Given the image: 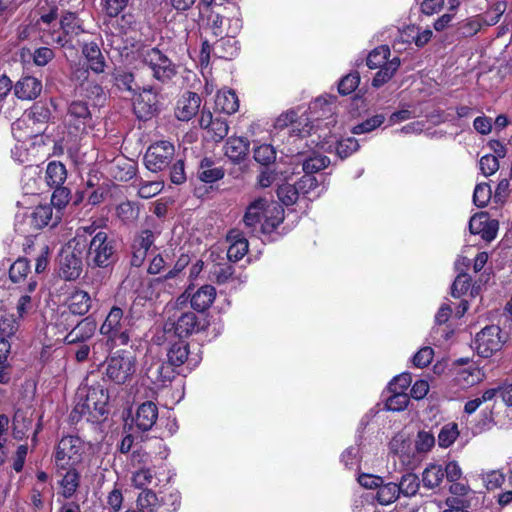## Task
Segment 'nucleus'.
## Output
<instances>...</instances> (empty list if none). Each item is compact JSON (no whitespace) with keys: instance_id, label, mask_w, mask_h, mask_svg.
<instances>
[{"instance_id":"34","label":"nucleus","mask_w":512,"mask_h":512,"mask_svg":"<svg viewBox=\"0 0 512 512\" xmlns=\"http://www.w3.org/2000/svg\"><path fill=\"white\" fill-rule=\"evenodd\" d=\"M197 173L198 178L205 183H213L224 177L223 168L216 166L215 163L209 158H204L201 160Z\"/></svg>"},{"instance_id":"43","label":"nucleus","mask_w":512,"mask_h":512,"mask_svg":"<svg viewBox=\"0 0 512 512\" xmlns=\"http://www.w3.org/2000/svg\"><path fill=\"white\" fill-rule=\"evenodd\" d=\"M300 194L313 195V197H319L325 190L324 185L320 186L318 179L314 175L305 174L298 181Z\"/></svg>"},{"instance_id":"26","label":"nucleus","mask_w":512,"mask_h":512,"mask_svg":"<svg viewBox=\"0 0 512 512\" xmlns=\"http://www.w3.org/2000/svg\"><path fill=\"white\" fill-rule=\"evenodd\" d=\"M284 220V209L277 203L269 202L266 207L261 233L268 234L276 229Z\"/></svg>"},{"instance_id":"57","label":"nucleus","mask_w":512,"mask_h":512,"mask_svg":"<svg viewBox=\"0 0 512 512\" xmlns=\"http://www.w3.org/2000/svg\"><path fill=\"white\" fill-rule=\"evenodd\" d=\"M254 159L262 165H268L276 159V151L270 144H261L254 148Z\"/></svg>"},{"instance_id":"61","label":"nucleus","mask_w":512,"mask_h":512,"mask_svg":"<svg viewBox=\"0 0 512 512\" xmlns=\"http://www.w3.org/2000/svg\"><path fill=\"white\" fill-rule=\"evenodd\" d=\"M412 382L410 373L395 376L388 384V393H406Z\"/></svg>"},{"instance_id":"51","label":"nucleus","mask_w":512,"mask_h":512,"mask_svg":"<svg viewBox=\"0 0 512 512\" xmlns=\"http://www.w3.org/2000/svg\"><path fill=\"white\" fill-rule=\"evenodd\" d=\"M116 214L123 222L131 223L138 218L139 207L137 204L130 201L122 202L117 206Z\"/></svg>"},{"instance_id":"58","label":"nucleus","mask_w":512,"mask_h":512,"mask_svg":"<svg viewBox=\"0 0 512 512\" xmlns=\"http://www.w3.org/2000/svg\"><path fill=\"white\" fill-rule=\"evenodd\" d=\"M114 79L116 86L121 90L136 92L140 89L137 84L134 83V76L130 72L117 70Z\"/></svg>"},{"instance_id":"22","label":"nucleus","mask_w":512,"mask_h":512,"mask_svg":"<svg viewBox=\"0 0 512 512\" xmlns=\"http://www.w3.org/2000/svg\"><path fill=\"white\" fill-rule=\"evenodd\" d=\"M42 91V83L35 77L25 76L14 86V94L21 100H34Z\"/></svg>"},{"instance_id":"14","label":"nucleus","mask_w":512,"mask_h":512,"mask_svg":"<svg viewBox=\"0 0 512 512\" xmlns=\"http://www.w3.org/2000/svg\"><path fill=\"white\" fill-rule=\"evenodd\" d=\"M469 230L486 242H491L497 235L498 221L491 220L486 212H479L470 218Z\"/></svg>"},{"instance_id":"6","label":"nucleus","mask_w":512,"mask_h":512,"mask_svg":"<svg viewBox=\"0 0 512 512\" xmlns=\"http://www.w3.org/2000/svg\"><path fill=\"white\" fill-rule=\"evenodd\" d=\"M85 444L78 436H65L56 446L54 462L57 472L60 469L77 467L83 460Z\"/></svg>"},{"instance_id":"7","label":"nucleus","mask_w":512,"mask_h":512,"mask_svg":"<svg viewBox=\"0 0 512 512\" xmlns=\"http://www.w3.org/2000/svg\"><path fill=\"white\" fill-rule=\"evenodd\" d=\"M54 208L50 204L39 205L28 214L24 215L21 220H17L15 227L16 231L26 236L33 231H38L46 226H55L59 220L60 215H54Z\"/></svg>"},{"instance_id":"30","label":"nucleus","mask_w":512,"mask_h":512,"mask_svg":"<svg viewBox=\"0 0 512 512\" xmlns=\"http://www.w3.org/2000/svg\"><path fill=\"white\" fill-rule=\"evenodd\" d=\"M57 473L62 475V480L60 481L62 495L65 498H71L75 494L80 483V474L77 471V468L71 467L67 469H60Z\"/></svg>"},{"instance_id":"32","label":"nucleus","mask_w":512,"mask_h":512,"mask_svg":"<svg viewBox=\"0 0 512 512\" xmlns=\"http://www.w3.org/2000/svg\"><path fill=\"white\" fill-rule=\"evenodd\" d=\"M215 107L225 114H234L239 109V100L236 93L233 90L218 91L215 99Z\"/></svg>"},{"instance_id":"55","label":"nucleus","mask_w":512,"mask_h":512,"mask_svg":"<svg viewBox=\"0 0 512 512\" xmlns=\"http://www.w3.org/2000/svg\"><path fill=\"white\" fill-rule=\"evenodd\" d=\"M330 163V160L326 156L314 155L307 158L303 162V171L305 174L314 175V173L326 168Z\"/></svg>"},{"instance_id":"27","label":"nucleus","mask_w":512,"mask_h":512,"mask_svg":"<svg viewBox=\"0 0 512 512\" xmlns=\"http://www.w3.org/2000/svg\"><path fill=\"white\" fill-rule=\"evenodd\" d=\"M216 297V290L212 285H203L191 295L190 303L194 310L203 312L207 310Z\"/></svg>"},{"instance_id":"62","label":"nucleus","mask_w":512,"mask_h":512,"mask_svg":"<svg viewBox=\"0 0 512 512\" xmlns=\"http://www.w3.org/2000/svg\"><path fill=\"white\" fill-rule=\"evenodd\" d=\"M155 472L150 467H140L133 473L132 481L135 487L143 488L152 483Z\"/></svg>"},{"instance_id":"11","label":"nucleus","mask_w":512,"mask_h":512,"mask_svg":"<svg viewBox=\"0 0 512 512\" xmlns=\"http://www.w3.org/2000/svg\"><path fill=\"white\" fill-rule=\"evenodd\" d=\"M144 64L152 71L153 77L161 82L172 79L176 74L175 65L157 48L147 51L144 56Z\"/></svg>"},{"instance_id":"64","label":"nucleus","mask_w":512,"mask_h":512,"mask_svg":"<svg viewBox=\"0 0 512 512\" xmlns=\"http://www.w3.org/2000/svg\"><path fill=\"white\" fill-rule=\"evenodd\" d=\"M164 188V184L161 181H148L140 184L138 189V195L141 198L149 199L158 195Z\"/></svg>"},{"instance_id":"35","label":"nucleus","mask_w":512,"mask_h":512,"mask_svg":"<svg viewBox=\"0 0 512 512\" xmlns=\"http://www.w3.org/2000/svg\"><path fill=\"white\" fill-rule=\"evenodd\" d=\"M67 178V170L64 164L58 161L49 162L46 167L45 180L51 188L62 186Z\"/></svg>"},{"instance_id":"29","label":"nucleus","mask_w":512,"mask_h":512,"mask_svg":"<svg viewBox=\"0 0 512 512\" xmlns=\"http://www.w3.org/2000/svg\"><path fill=\"white\" fill-rule=\"evenodd\" d=\"M33 418H13V436L16 439L28 438L32 435L35 440L38 431L41 429L40 419L34 423Z\"/></svg>"},{"instance_id":"15","label":"nucleus","mask_w":512,"mask_h":512,"mask_svg":"<svg viewBox=\"0 0 512 512\" xmlns=\"http://www.w3.org/2000/svg\"><path fill=\"white\" fill-rule=\"evenodd\" d=\"M199 125L207 131V137L215 142L223 140L229 131L227 121L219 117L214 118L210 111L201 112Z\"/></svg>"},{"instance_id":"12","label":"nucleus","mask_w":512,"mask_h":512,"mask_svg":"<svg viewBox=\"0 0 512 512\" xmlns=\"http://www.w3.org/2000/svg\"><path fill=\"white\" fill-rule=\"evenodd\" d=\"M62 32L50 33V41L61 47H65L70 42L69 36H77L84 31L82 22L75 12H65L60 21Z\"/></svg>"},{"instance_id":"48","label":"nucleus","mask_w":512,"mask_h":512,"mask_svg":"<svg viewBox=\"0 0 512 512\" xmlns=\"http://www.w3.org/2000/svg\"><path fill=\"white\" fill-rule=\"evenodd\" d=\"M408 403L407 393H390L383 404V411L401 412L407 407Z\"/></svg>"},{"instance_id":"47","label":"nucleus","mask_w":512,"mask_h":512,"mask_svg":"<svg viewBox=\"0 0 512 512\" xmlns=\"http://www.w3.org/2000/svg\"><path fill=\"white\" fill-rule=\"evenodd\" d=\"M399 487L397 483L380 484L377 490L376 499L381 505H389L399 498Z\"/></svg>"},{"instance_id":"5","label":"nucleus","mask_w":512,"mask_h":512,"mask_svg":"<svg viewBox=\"0 0 512 512\" xmlns=\"http://www.w3.org/2000/svg\"><path fill=\"white\" fill-rule=\"evenodd\" d=\"M124 420V427L135 436L151 431L154 438H166L172 436L178 429L176 418H124Z\"/></svg>"},{"instance_id":"59","label":"nucleus","mask_w":512,"mask_h":512,"mask_svg":"<svg viewBox=\"0 0 512 512\" xmlns=\"http://www.w3.org/2000/svg\"><path fill=\"white\" fill-rule=\"evenodd\" d=\"M234 268L228 263L215 264L210 271L211 279L218 284L226 283L233 275Z\"/></svg>"},{"instance_id":"4","label":"nucleus","mask_w":512,"mask_h":512,"mask_svg":"<svg viewBox=\"0 0 512 512\" xmlns=\"http://www.w3.org/2000/svg\"><path fill=\"white\" fill-rule=\"evenodd\" d=\"M63 123L68 137L75 141L94 128L95 120L86 101L73 100L67 106Z\"/></svg>"},{"instance_id":"50","label":"nucleus","mask_w":512,"mask_h":512,"mask_svg":"<svg viewBox=\"0 0 512 512\" xmlns=\"http://www.w3.org/2000/svg\"><path fill=\"white\" fill-rule=\"evenodd\" d=\"M300 194L297 183L295 185L285 183L279 186L277 196L279 200L286 206L296 203Z\"/></svg>"},{"instance_id":"41","label":"nucleus","mask_w":512,"mask_h":512,"mask_svg":"<svg viewBox=\"0 0 512 512\" xmlns=\"http://www.w3.org/2000/svg\"><path fill=\"white\" fill-rule=\"evenodd\" d=\"M239 48L234 37H222L215 42L213 51L219 58L232 59L237 56Z\"/></svg>"},{"instance_id":"56","label":"nucleus","mask_w":512,"mask_h":512,"mask_svg":"<svg viewBox=\"0 0 512 512\" xmlns=\"http://www.w3.org/2000/svg\"><path fill=\"white\" fill-rule=\"evenodd\" d=\"M459 435L458 427L455 423L447 424L442 427L438 434V443L442 448L451 446Z\"/></svg>"},{"instance_id":"2","label":"nucleus","mask_w":512,"mask_h":512,"mask_svg":"<svg viewBox=\"0 0 512 512\" xmlns=\"http://www.w3.org/2000/svg\"><path fill=\"white\" fill-rule=\"evenodd\" d=\"M103 380L116 385L130 383L137 371L135 356L127 350H117L102 364Z\"/></svg>"},{"instance_id":"25","label":"nucleus","mask_w":512,"mask_h":512,"mask_svg":"<svg viewBox=\"0 0 512 512\" xmlns=\"http://www.w3.org/2000/svg\"><path fill=\"white\" fill-rule=\"evenodd\" d=\"M82 54L85 57L88 63V67L92 72L100 74L105 71V57L102 54L98 44L94 42L85 43L82 47Z\"/></svg>"},{"instance_id":"9","label":"nucleus","mask_w":512,"mask_h":512,"mask_svg":"<svg viewBox=\"0 0 512 512\" xmlns=\"http://www.w3.org/2000/svg\"><path fill=\"white\" fill-rule=\"evenodd\" d=\"M506 340L507 336L502 333L499 326H486L476 335L475 343L477 353L481 357L488 358L499 351Z\"/></svg>"},{"instance_id":"52","label":"nucleus","mask_w":512,"mask_h":512,"mask_svg":"<svg viewBox=\"0 0 512 512\" xmlns=\"http://www.w3.org/2000/svg\"><path fill=\"white\" fill-rule=\"evenodd\" d=\"M31 124L29 122V119L26 118L25 115H23L22 118L16 120L12 126V134L15 139H17L18 142H24L26 140L32 139L35 136H30L28 131L31 129Z\"/></svg>"},{"instance_id":"40","label":"nucleus","mask_w":512,"mask_h":512,"mask_svg":"<svg viewBox=\"0 0 512 512\" xmlns=\"http://www.w3.org/2000/svg\"><path fill=\"white\" fill-rule=\"evenodd\" d=\"M168 363L171 366L179 367L189 359V347L184 341H177L171 345L167 353Z\"/></svg>"},{"instance_id":"33","label":"nucleus","mask_w":512,"mask_h":512,"mask_svg":"<svg viewBox=\"0 0 512 512\" xmlns=\"http://www.w3.org/2000/svg\"><path fill=\"white\" fill-rule=\"evenodd\" d=\"M37 281L33 278H30L27 286L24 289V294H22L16 304V311L19 317H24L28 313H30L35 306V299L32 297V293L35 292L37 288Z\"/></svg>"},{"instance_id":"21","label":"nucleus","mask_w":512,"mask_h":512,"mask_svg":"<svg viewBox=\"0 0 512 512\" xmlns=\"http://www.w3.org/2000/svg\"><path fill=\"white\" fill-rule=\"evenodd\" d=\"M175 334L182 338L199 331L200 322L192 311L183 312L171 322Z\"/></svg>"},{"instance_id":"53","label":"nucleus","mask_w":512,"mask_h":512,"mask_svg":"<svg viewBox=\"0 0 512 512\" xmlns=\"http://www.w3.org/2000/svg\"><path fill=\"white\" fill-rule=\"evenodd\" d=\"M359 149L358 141L353 137H348L335 141V152L341 158H347Z\"/></svg>"},{"instance_id":"31","label":"nucleus","mask_w":512,"mask_h":512,"mask_svg":"<svg viewBox=\"0 0 512 512\" xmlns=\"http://www.w3.org/2000/svg\"><path fill=\"white\" fill-rule=\"evenodd\" d=\"M249 143L242 137H230L225 144V155L235 163L242 161L248 153Z\"/></svg>"},{"instance_id":"8","label":"nucleus","mask_w":512,"mask_h":512,"mask_svg":"<svg viewBox=\"0 0 512 512\" xmlns=\"http://www.w3.org/2000/svg\"><path fill=\"white\" fill-rule=\"evenodd\" d=\"M160 233L161 230L155 223V220L149 219L147 221V227L141 229L134 238L131 258V264L133 266L140 267L143 264L149 249L153 246Z\"/></svg>"},{"instance_id":"36","label":"nucleus","mask_w":512,"mask_h":512,"mask_svg":"<svg viewBox=\"0 0 512 512\" xmlns=\"http://www.w3.org/2000/svg\"><path fill=\"white\" fill-rule=\"evenodd\" d=\"M444 479L443 467L439 464L430 463L422 472V483L424 488L436 489Z\"/></svg>"},{"instance_id":"37","label":"nucleus","mask_w":512,"mask_h":512,"mask_svg":"<svg viewBox=\"0 0 512 512\" xmlns=\"http://www.w3.org/2000/svg\"><path fill=\"white\" fill-rule=\"evenodd\" d=\"M484 373L474 364L459 369L456 375V381L463 387L473 386L482 381Z\"/></svg>"},{"instance_id":"39","label":"nucleus","mask_w":512,"mask_h":512,"mask_svg":"<svg viewBox=\"0 0 512 512\" xmlns=\"http://www.w3.org/2000/svg\"><path fill=\"white\" fill-rule=\"evenodd\" d=\"M88 401L91 402L95 413L103 416L108 414L109 395L107 390L103 388H93L88 393Z\"/></svg>"},{"instance_id":"28","label":"nucleus","mask_w":512,"mask_h":512,"mask_svg":"<svg viewBox=\"0 0 512 512\" xmlns=\"http://www.w3.org/2000/svg\"><path fill=\"white\" fill-rule=\"evenodd\" d=\"M67 305L71 313L83 316L91 308L92 299L84 290H74L67 299Z\"/></svg>"},{"instance_id":"10","label":"nucleus","mask_w":512,"mask_h":512,"mask_svg":"<svg viewBox=\"0 0 512 512\" xmlns=\"http://www.w3.org/2000/svg\"><path fill=\"white\" fill-rule=\"evenodd\" d=\"M174 145L169 141H159L149 146L144 155V164L151 172H159L169 166L174 156Z\"/></svg>"},{"instance_id":"49","label":"nucleus","mask_w":512,"mask_h":512,"mask_svg":"<svg viewBox=\"0 0 512 512\" xmlns=\"http://www.w3.org/2000/svg\"><path fill=\"white\" fill-rule=\"evenodd\" d=\"M390 55V49L387 45H381L373 49L367 57V66L370 69H376L383 67L388 63V57Z\"/></svg>"},{"instance_id":"20","label":"nucleus","mask_w":512,"mask_h":512,"mask_svg":"<svg viewBox=\"0 0 512 512\" xmlns=\"http://www.w3.org/2000/svg\"><path fill=\"white\" fill-rule=\"evenodd\" d=\"M157 92L152 87H144L134 103L139 118H150L157 110Z\"/></svg>"},{"instance_id":"24","label":"nucleus","mask_w":512,"mask_h":512,"mask_svg":"<svg viewBox=\"0 0 512 512\" xmlns=\"http://www.w3.org/2000/svg\"><path fill=\"white\" fill-rule=\"evenodd\" d=\"M230 246L227 250L229 261L237 262L248 252V241L239 230H231L227 235Z\"/></svg>"},{"instance_id":"45","label":"nucleus","mask_w":512,"mask_h":512,"mask_svg":"<svg viewBox=\"0 0 512 512\" xmlns=\"http://www.w3.org/2000/svg\"><path fill=\"white\" fill-rule=\"evenodd\" d=\"M399 494L405 497H413L420 488L419 477L415 473H405L401 476L399 483Z\"/></svg>"},{"instance_id":"23","label":"nucleus","mask_w":512,"mask_h":512,"mask_svg":"<svg viewBox=\"0 0 512 512\" xmlns=\"http://www.w3.org/2000/svg\"><path fill=\"white\" fill-rule=\"evenodd\" d=\"M96 330V322L90 317L82 319L64 338L65 343L75 344L90 339Z\"/></svg>"},{"instance_id":"3","label":"nucleus","mask_w":512,"mask_h":512,"mask_svg":"<svg viewBox=\"0 0 512 512\" xmlns=\"http://www.w3.org/2000/svg\"><path fill=\"white\" fill-rule=\"evenodd\" d=\"M132 320L130 313L113 306L100 327V333L107 337L111 347L127 345L130 341Z\"/></svg>"},{"instance_id":"44","label":"nucleus","mask_w":512,"mask_h":512,"mask_svg":"<svg viewBox=\"0 0 512 512\" xmlns=\"http://www.w3.org/2000/svg\"><path fill=\"white\" fill-rule=\"evenodd\" d=\"M399 67L400 59L398 57H394L383 67H380L379 71L376 73L372 80V85L376 88L381 87L392 78Z\"/></svg>"},{"instance_id":"42","label":"nucleus","mask_w":512,"mask_h":512,"mask_svg":"<svg viewBox=\"0 0 512 512\" xmlns=\"http://www.w3.org/2000/svg\"><path fill=\"white\" fill-rule=\"evenodd\" d=\"M136 502L140 512H156L161 506L157 494L151 489H143Z\"/></svg>"},{"instance_id":"46","label":"nucleus","mask_w":512,"mask_h":512,"mask_svg":"<svg viewBox=\"0 0 512 512\" xmlns=\"http://www.w3.org/2000/svg\"><path fill=\"white\" fill-rule=\"evenodd\" d=\"M30 273V264L26 258H18L9 267V278L15 284L24 282Z\"/></svg>"},{"instance_id":"19","label":"nucleus","mask_w":512,"mask_h":512,"mask_svg":"<svg viewBox=\"0 0 512 512\" xmlns=\"http://www.w3.org/2000/svg\"><path fill=\"white\" fill-rule=\"evenodd\" d=\"M267 204V199L258 198L247 207L243 221L251 232H261V224L264 220Z\"/></svg>"},{"instance_id":"1","label":"nucleus","mask_w":512,"mask_h":512,"mask_svg":"<svg viewBox=\"0 0 512 512\" xmlns=\"http://www.w3.org/2000/svg\"><path fill=\"white\" fill-rule=\"evenodd\" d=\"M68 246L79 254L86 251V263L91 268H107L116 260L114 239L110 238L96 222L79 227Z\"/></svg>"},{"instance_id":"54","label":"nucleus","mask_w":512,"mask_h":512,"mask_svg":"<svg viewBox=\"0 0 512 512\" xmlns=\"http://www.w3.org/2000/svg\"><path fill=\"white\" fill-rule=\"evenodd\" d=\"M385 121V116L382 114L374 115L362 123L354 126L351 130V132L355 135L369 133L376 128L380 127Z\"/></svg>"},{"instance_id":"13","label":"nucleus","mask_w":512,"mask_h":512,"mask_svg":"<svg viewBox=\"0 0 512 512\" xmlns=\"http://www.w3.org/2000/svg\"><path fill=\"white\" fill-rule=\"evenodd\" d=\"M169 363L151 358L146 360L144 364L145 377L156 386H165L174 378V369Z\"/></svg>"},{"instance_id":"17","label":"nucleus","mask_w":512,"mask_h":512,"mask_svg":"<svg viewBox=\"0 0 512 512\" xmlns=\"http://www.w3.org/2000/svg\"><path fill=\"white\" fill-rule=\"evenodd\" d=\"M29 119L31 129L28 131L30 136H38L45 130V126L50 120L51 111L43 103H35L25 114Z\"/></svg>"},{"instance_id":"38","label":"nucleus","mask_w":512,"mask_h":512,"mask_svg":"<svg viewBox=\"0 0 512 512\" xmlns=\"http://www.w3.org/2000/svg\"><path fill=\"white\" fill-rule=\"evenodd\" d=\"M310 110L311 112L318 114V116L316 117V120L318 121L316 125L317 127L321 126L320 120H323V118L328 120L327 122H325V126H329L331 124L336 123V120L332 117V115L330 117L327 116L328 114H332L333 112V103L329 102L326 98H317L310 106Z\"/></svg>"},{"instance_id":"18","label":"nucleus","mask_w":512,"mask_h":512,"mask_svg":"<svg viewBox=\"0 0 512 512\" xmlns=\"http://www.w3.org/2000/svg\"><path fill=\"white\" fill-rule=\"evenodd\" d=\"M200 105V96L195 92L187 91L177 101L175 115L181 121H189L197 114Z\"/></svg>"},{"instance_id":"60","label":"nucleus","mask_w":512,"mask_h":512,"mask_svg":"<svg viewBox=\"0 0 512 512\" xmlns=\"http://www.w3.org/2000/svg\"><path fill=\"white\" fill-rule=\"evenodd\" d=\"M492 196L491 187L487 183H479L476 185L473 193V203L477 207H485Z\"/></svg>"},{"instance_id":"16","label":"nucleus","mask_w":512,"mask_h":512,"mask_svg":"<svg viewBox=\"0 0 512 512\" xmlns=\"http://www.w3.org/2000/svg\"><path fill=\"white\" fill-rule=\"evenodd\" d=\"M71 252H65L60 261V276L67 280L72 281L80 277L83 269L82 254L71 248Z\"/></svg>"},{"instance_id":"63","label":"nucleus","mask_w":512,"mask_h":512,"mask_svg":"<svg viewBox=\"0 0 512 512\" xmlns=\"http://www.w3.org/2000/svg\"><path fill=\"white\" fill-rule=\"evenodd\" d=\"M359 83V74L357 72L349 73L340 80L338 91L341 95H348L358 87Z\"/></svg>"}]
</instances>
